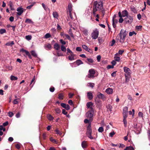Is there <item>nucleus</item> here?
Returning a JSON list of instances; mask_svg holds the SVG:
<instances>
[{
	"label": "nucleus",
	"instance_id": "nucleus-1",
	"mask_svg": "<svg viewBox=\"0 0 150 150\" xmlns=\"http://www.w3.org/2000/svg\"><path fill=\"white\" fill-rule=\"evenodd\" d=\"M127 34V32L126 31L121 29L120 33L116 37V41L122 44L125 42V38Z\"/></svg>",
	"mask_w": 150,
	"mask_h": 150
},
{
	"label": "nucleus",
	"instance_id": "nucleus-2",
	"mask_svg": "<svg viewBox=\"0 0 150 150\" xmlns=\"http://www.w3.org/2000/svg\"><path fill=\"white\" fill-rule=\"evenodd\" d=\"M103 4L101 1H96L94 3L93 10V14L94 16L96 15V12L98 11H100L103 9Z\"/></svg>",
	"mask_w": 150,
	"mask_h": 150
},
{
	"label": "nucleus",
	"instance_id": "nucleus-3",
	"mask_svg": "<svg viewBox=\"0 0 150 150\" xmlns=\"http://www.w3.org/2000/svg\"><path fill=\"white\" fill-rule=\"evenodd\" d=\"M72 5L69 4L68 5V9L67 11L68 17H69L72 20L76 18V15L74 12H72Z\"/></svg>",
	"mask_w": 150,
	"mask_h": 150
},
{
	"label": "nucleus",
	"instance_id": "nucleus-4",
	"mask_svg": "<svg viewBox=\"0 0 150 150\" xmlns=\"http://www.w3.org/2000/svg\"><path fill=\"white\" fill-rule=\"evenodd\" d=\"M92 129L91 124H90L87 127L86 134L87 137L91 139H93L94 138L92 136Z\"/></svg>",
	"mask_w": 150,
	"mask_h": 150
},
{
	"label": "nucleus",
	"instance_id": "nucleus-5",
	"mask_svg": "<svg viewBox=\"0 0 150 150\" xmlns=\"http://www.w3.org/2000/svg\"><path fill=\"white\" fill-rule=\"evenodd\" d=\"M99 35V31L97 28L94 29L93 30L91 34V37L93 39H96L98 38Z\"/></svg>",
	"mask_w": 150,
	"mask_h": 150
},
{
	"label": "nucleus",
	"instance_id": "nucleus-6",
	"mask_svg": "<svg viewBox=\"0 0 150 150\" xmlns=\"http://www.w3.org/2000/svg\"><path fill=\"white\" fill-rule=\"evenodd\" d=\"M95 74V72L94 69H91L89 71V74H88V77L89 78H93L94 77V75Z\"/></svg>",
	"mask_w": 150,
	"mask_h": 150
},
{
	"label": "nucleus",
	"instance_id": "nucleus-7",
	"mask_svg": "<svg viewBox=\"0 0 150 150\" xmlns=\"http://www.w3.org/2000/svg\"><path fill=\"white\" fill-rule=\"evenodd\" d=\"M123 69L124 72L125 73V75H130L132 71L129 68L125 67H123Z\"/></svg>",
	"mask_w": 150,
	"mask_h": 150
},
{
	"label": "nucleus",
	"instance_id": "nucleus-8",
	"mask_svg": "<svg viewBox=\"0 0 150 150\" xmlns=\"http://www.w3.org/2000/svg\"><path fill=\"white\" fill-rule=\"evenodd\" d=\"M94 113L93 110H91L88 111L86 114V116L88 118H92L93 116Z\"/></svg>",
	"mask_w": 150,
	"mask_h": 150
},
{
	"label": "nucleus",
	"instance_id": "nucleus-9",
	"mask_svg": "<svg viewBox=\"0 0 150 150\" xmlns=\"http://www.w3.org/2000/svg\"><path fill=\"white\" fill-rule=\"evenodd\" d=\"M125 21L127 23H131L133 21V18L132 16L128 15L125 18Z\"/></svg>",
	"mask_w": 150,
	"mask_h": 150
},
{
	"label": "nucleus",
	"instance_id": "nucleus-10",
	"mask_svg": "<svg viewBox=\"0 0 150 150\" xmlns=\"http://www.w3.org/2000/svg\"><path fill=\"white\" fill-rule=\"evenodd\" d=\"M17 11L18 12L17 13V15L18 16H20L23 12V8L19 7L17 8Z\"/></svg>",
	"mask_w": 150,
	"mask_h": 150
},
{
	"label": "nucleus",
	"instance_id": "nucleus-11",
	"mask_svg": "<svg viewBox=\"0 0 150 150\" xmlns=\"http://www.w3.org/2000/svg\"><path fill=\"white\" fill-rule=\"evenodd\" d=\"M128 108V107L126 106L123 108V116H127Z\"/></svg>",
	"mask_w": 150,
	"mask_h": 150
},
{
	"label": "nucleus",
	"instance_id": "nucleus-12",
	"mask_svg": "<svg viewBox=\"0 0 150 150\" xmlns=\"http://www.w3.org/2000/svg\"><path fill=\"white\" fill-rule=\"evenodd\" d=\"M20 51H21V52H24L28 56V57H29V58H30V59L31 58V55H30V53L28 51H27L26 50H25L23 49H22L20 50Z\"/></svg>",
	"mask_w": 150,
	"mask_h": 150
},
{
	"label": "nucleus",
	"instance_id": "nucleus-13",
	"mask_svg": "<svg viewBox=\"0 0 150 150\" xmlns=\"http://www.w3.org/2000/svg\"><path fill=\"white\" fill-rule=\"evenodd\" d=\"M86 106L88 108H90L91 110H93V104L91 102L88 103L86 104Z\"/></svg>",
	"mask_w": 150,
	"mask_h": 150
},
{
	"label": "nucleus",
	"instance_id": "nucleus-14",
	"mask_svg": "<svg viewBox=\"0 0 150 150\" xmlns=\"http://www.w3.org/2000/svg\"><path fill=\"white\" fill-rule=\"evenodd\" d=\"M69 56L68 57L69 60L70 61H72L75 59V55L73 53L70 54L69 55Z\"/></svg>",
	"mask_w": 150,
	"mask_h": 150
},
{
	"label": "nucleus",
	"instance_id": "nucleus-15",
	"mask_svg": "<svg viewBox=\"0 0 150 150\" xmlns=\"http://www.w3.org/2000/svg\"><path fill=\"white\" fill-rule=\"evenodd\" d=\"M97 97L99 98L102 100H104L105 98L104 95L100 92H98L97 94Z\"/></svg>",
	"mask_w": 150,
	"mask_h": 150
},
{
	"label": "nucleus",
	"instance_id": "nucleus-16",
	"mask_svg": "<svg viewBox=\"0 0 150 150\" xmlns=\"http://www.w3.org/2000/svg\"><path fill=\"white\" fill-rule=\"evenodd\" d=\"M82 46V48L86 51L89 52H91V50L90 48H88L86 45H83Z\"/></svg>",
	"mask_w": 150,
	"mask_h": 150
},
{
	"label": "nucleus",
	"instance_id": "nucleus-17",
	"mask_svg": "<svg viewBox=\"0 0 150 150\" xmlns=\"http://www.w3.org/2000/svg\"><path fill=\"white\" fill-rule=\"evenodd\" d=\"M87 96L88 98L90 100H92L93 97V96L91 91L88 92L87 93Z\"/></svg>",
	"mask_w": 150,
	"mask_h": 150
},
{
	"label": "nucleus",
	"instance_id": "nucleus-18",
	"mask_svg": "<svg viewBox=\"0 0 150 150\" xmlns=\"http://www.w3.org/2000/svg\"><path fill=\"white\" fill-rule=\"evenodd\" d=\"M52 46L49 43H47L45 45L44 48L46 50H50L51 49Z\"/></svg>",
	"mask_w": 150,
	"mask_h": 150
},
{
	"label": "nucleus",
	"instance_id": "nucleus-19",
	"mask_svg": "<svg viewBox=\"0 0 150 150\" xmlns=\"http://www.w3.org/2000/svg\"><path fill=\"white\" fill-rule=\"evenodd\" d=\"M113 89L110 88H108L105 90V92L109 94H112L113 93Z\"/></svg>",
	"mask_w": 150,
	"mask_h": 150
},
{
	"label": "nucleus",
	"instance_id": "nucleus-20",
	"mask_svg": "<svg viewBox=\"0 0 150 150\" xmlns=\"http://www.w3.org/2000/svg\"><path fill=\"white\" fill-rule=\"evenodd\" d=\"M127 116H123V122L124 123V126L125 127H126L127 122L126 120L127 118Z\"/></svg>",
	"mask_w": 150,
	"mask_h": 150
},
{
	"label": "nucleus",
	"instance_id": "nucleus-21",
	"mask_svg": "<svg viewBox=\"0 0 150 150\" xmlns=\"http://www.w3.org/2000/svg\"><path fill=\"white\" fill-rule=\"evenodd\" d=\"M54 48L57 50H59L60 49L59 45L57 43H55L54 45Z\"/></svg>",
	"mask_w": 150,
	"mask_h": 150
},
{
	"label": "nucleus",
	"instance_id": "nucleus-22",
	"mask_svg": "<svg viewBox=\"0 0 150 150\" xmlns=\"http://www.w3.org/2000/svg\"><path fill=\"white\" fill-rule=\"evenodd\" d=\"M128 16V12L126 10H125L122 12V17H125V16L127 17Z\"/></svg>",
	"mask_w": 150,
	"mask_h": 150
},
{
	"label": "nucleus",
	"instance_id": "nucleus-23",
	"mask_svg": "<svg viewBox=\"0 0 150 150\" xmlns=\"http://www.w3.org/2000/svg\"><path fill=\"white\" fill-rule=\"evenodd\" d=\"M75 62L76 63L77 65L78 66L80 65L83 64V62L80 59H77L76 60Z\"/></svg>",
	"mask_w": 150,
	"mask_h": 150
},
{
	"label": "nucleus",
	"instance_id": "nucleus-24",
	"mask_svg": "<svg viewBox=\"0 0 150 150\" xmlns=\"http://www.w3.org/2000/svg\"><path fill=\"white\" fill-rule=\"evenodd\" d=\"M125 82L127 83L129 81L130 77V75H125Z\"/></svg>",
	"mask_w": 150,
	"mask_h": 150
},
{
	"label": "nucleus",
	"instance_id": "nucleus-25",
	"mask_svg": "<svg viewBox=\"0 0 150 150\" xmlns=\"http://www.w3.org/2000/svg\"><path fill=\"white\" fill-rule=\"evenodd\" d=\"M31 54L32 56L35 57H37V54L35 52L34 50H32L31 52Z\"/></svg>",
	"mask_w": 150,
	"mask_h": 150
},
{
	"label": "nucleus",
	"instance_id": "nucleus-26",
	"mask_svg": "<svg viewBox=\"0 0 150 150\" xmlns=\"http://www.w3.org/2000/svg\"><path fill=\"white\" fill-rule=\"evenodd\" d=\"M50 140L53 143L56 144H58V142L55 140L54 139H53L52 137H51L50 138Z\"/></svg>",
	"mask_w": 150,
	"mask_h": 150
},
{
	"label": "nucleus",
	"instance_id": "nucleus-27",
	"mask_svg": "<svg viewBox=\"0 0 150 150\" xmlns=\"http://www.w3.org/2000/svg\"><path fill=\"white\" fill-rule=\"evenodd\" d=\"M131 10L134 13H137V10L135 8L134 6H132L130 7Z\"/></svg>",
	"mask_w": 150,
	"mask_h": 150
},
{
	"label": "nucleus",
	"instance_id": "nucleus-28",
	"mask_svg": "<svg viewBox=\"0 0 150 150\" xmlns=\"http://www.w3.org/2000/svg\"><path fill=\"white\" fill-rule=\"evenodd\" d=\"M61 50L64 52H65L67 49L66 47L63 45H62L61 46Z\"/></svg>",
	"mask_w": 150,
	"mask_h": 150
},
{
	"label": "nucleus",
	"instance_id": "nucleus-29",
	"mask_svg": "<svg viewBox=\"0 0 150 150\" xmlns=\"http://www.w3.org/2000/svg\"><path fill=\"white\" fill-rule=\"evenodd\" d=\"M52 14L53 17L54 18H57L58 16L57 12H54Z\"/></svg>",
	"mask_w": 150,
	"mask_h": 150
},
{
	"label": "nucleus",
	"instance_id": "nucleus-30",
	"mask_svg": "<svg viewBox=\"0 0 150 150\" xmlns=\"http://www.w3.org/2000/svg\"><path fill=\"white\" fill-rule=\"evenodd\" d=\"M14 44L13 41L8 42L6 44V45L7 46H12Z\"/></svg>",
	"mask_w": 150,
	"mask_h": 150
},
{
	"label": "nucleus",
	"instance_id": "nucleus-31",
	"mask_svg": "<svg viewBox=\"0 0 150 150\" xmlns=\"http://www.w3.org/2000/svg\"><path fill=\"white\" fill-rule=\"evenodd\" d=\"M10 79L12 81H15L16 80L18 79V78L16 77L11 75V76Z\"/></svg>",
	"mask_w": 150,
	"mask_h": 150
},
{
	"label": "nucleus",
	"instance_id": "nucleus-32",
	"mask_svg": "<svg viewBox=\"0 0 150 150\" xmlns=\"http://www.w3.org/2000/svg\"><path fill=\"white\" fill-rule=\"evenodd\" d=\"M94 85L95 84L94 83H88L87 84L88 86L91 87L92 88H93L94 87Z\"/></svg>",
	"mask_w": 150,
	"mask_h": 150
},
{
	"label": "nucleus",
	"instance_id": "nucleus-33",
	"mask_svg": "<svg viewBox=\"0 0 150 150\" xmlns=\"http://www.w3.org/2000/svg\"><path fill=\"white\" fill-rule=\"evenodd\" d=\"M47 117L48 120L51 121L53 119V117L50 114H48L47 115Z\"/></svg>",
	"mask_w": 150,
	"mask_h": 150
},
{
	"label": "nucleus",
	"instance_id": "nucleus-34",
	"mask_svg": "<svg viewBox=\"0 0 150 150\" xmlns=\"http://www.w3.org/2000/svg\"><path fill=\"white\" fill-rule=\"evenodd\" d=\"M81 146L83 148H86V142L85 141L81 143Z\"/></svg>",
	"mask_w": 150,
	"mask_h": 150
},
{
	"label": "nucleus",
	"instance_id": "nucleus-35",
	"mask_svg": "<svg viewBox=\"0 0 150 150\" xmlns=\"http://www.w3.org/2000/svg\"><path fill=\"white\" fill-rule=\"evenodd\" d=\"M115 41L114 39H113L112 41L110 42L109 45L111 46H113L115 44Z\"/></svg>",
	"mask_w": 150,
	"mask_h": 150
},
{
	"label": "nucleus",
	"instance_id": "nucleus-36",
	"mask_svg": "<svg viewBox=\"0 0 150 150\" xmlns=\"http://www.w3.org/2000/svg\"><path fill=\"white\" fill-rule=\"evenodd\" d=\"M64 98V95L62 93H60L59 94L58 98L59 99H63Z\"/></svg>",
	"mask_w": 150,
	"mask_h": 150
},
{
	"label": "nucleus",
	"instance_id": "nucleus-37",
	"mask_svg": "<svg viewBox=\"0 0 150 150\" xmlns=\"http://www.w3.org/2000/svg\"><path fill=\"white\" fill-rule=\"evenodd\" d=\"M98 132H99L102 133L104 131V129L103 127H100L98 129Z\"/></svg>",
	"mask_w": 150,
	"mask_h": 150
},
{
	"label": "nucleus",
	"instance_id": "nucleus-38",
	"mask_svg": "<svg viewBox=\"0 0 150 150\" xmlns=\"http://www.w3.org/2000/svg\"><path fill=\"white\" fill-rule=\"evenodd\" d=\"M137 33H136L134 31H133L132 32H130L129 33V36H132L133 35H136Z\"/></svg>",
	"mask_w": 150,
	"mask_h": 150
},
{
	"label": "nucleus",
	"instance_id": "nucleus-39",
	"mask_svg": "<svg viewBox=\"0 0 150 150\" xmlns=\"http://www.w3.org/2000/svg\"><path fill=\"white\" fill-rule=\"evenodd\" d=\"M124 150H134V148L133 147L130 146L127 147Z\"/></svg>",
	"mask_w": 150,
	"mask_h": 150
},
{
	"label": "nucleus",
	"instance_id": "nucleus-40",
	"mask_svg": "<svg viewBox=\"0 0 150 150\" xmlns=\"http://www.w3.org/2000/svg\"><path fill=\"white\" fill-rule=\"evenodd\" d=\"M42 7L46 11H47V9H49L48 7L47 6H46L43 3H42Z\"/></svg>",
	"mask_w": 150,
	"mask_h": 150
},
{
	"label": "nucleus",
	"instance_id": "nucleus-41",
	"mask_svg": "<svg viewBox=\"0 0 150 150\" xmlns=\"http://www.w3.org/2000/svg\"><path fill=\"white\" fill-rule=\"evenodd\" d=\"M134 110L133 109L132 110V112H133V113H132V112L131 111H130L129 112V115H132V117H133L134 116Z\"/></svg>",
	"mask_w": 150,
	"mask_h": 150
},
{
	"label": "nucleus",
	"instance_id": "nucleus-42",
	"mask_svg": "<svg viewBox=\"0 0 150 150\" xmlns=\"http://www.w3.org/2000/svg\"><path fill=\"white\" fill-rule=\"evenodd\" d=\"M50 37L51 35L49 33H47L44 36V38L46 39L50 38Z\"/></svg>",
	"mask_w": 150,
	"mask_h": 150
},
{
	"label": "nucleus",
	"instance_id": "nucleus-43",
	"mask_svg": "<svg viewBox=\"0 0 150 150\" xmlns=\"http://www.w3.org/2000/svg\"><path fill=\"white\" fill-rule=\"evenodd\" d=\"M6 32V30L5 29H2L0 30V33L2 34Z\"/></svg>",
	"mask_w": 150,
	"mask_h": 150
},
{
	"label": "nucleus",
	"instance_id": "nucleus-44",
	"mask_svg": "<svg viewBox=\"0 0 150 150\" xmlns=\"http://www.w3.org/2000/svg\"><path fill=\"white\" fill-rule=\"evenodd\" d=\"M107 108L110 111H112V106L110 105H108L107 106Z\"/></svg>",
	"mask_w": 150,
	"mask_h": 150
},
{
	"label": "nucleus",
	"instance_id": "nucleus-45",
	"mask_svg": "<svg viewBox=\"0 0 150 150\" xmlns=\"http://www.w3.org/2000/svg\"><path fill=\"white\" fill-rule=\"evenodd\" d=\"M9 5L11 8V9L12 10H14V9L13 8V5L11 2H10L9 4Z\"/></svg>",
	"mask_w": 150,
	"mask_h": 150
},
{
	"label": "nucleus",
	"instance_id": "nucleus-46",
	"mask_svg": "<svg viewBox=\"0 0 150 150\" xmlns=\"http://www.w3.org/2000/svg\"><path fill=\"white\" fill-rule=\"evenodd\" d=\"M32 38V36L30 35H28L26 36L25 37V38L28 40H31Z\"/></svg>",
	"mask_w": 150,
	"mask_h": 150
},
{
	"label": "nucleus",
	"instance_id": "nucleus-47",
	"mask_svg": "<svg viewBox=\"0 0 150 150\" xmlns=\"http://www.w3.org/2000/svg\"><path fill=\"white\" fill-rule=\"evenodd\" d=\"M69 33L70 35V36L72 38H74V35L73 33H72L71 30V29H70L69 30Z\"/></svg>",
	"mask_w": 150,
	"mask_h": 150
},
{
	"label": "nucleus",
	"instance_id": "nucleus-48",
	"mask_svg": "<svg viewBox=\"0 0 150 150\" xmlns=\"http://www.w3.org/2000/svg\"><path fill=\"white\" fill-rule=\"evenodd\" d=\"M142 26L141 25L137 26L136 27V29L138 30H141Z\"/></svg>",
	"mask_w": 150,
	"mask_h": 150
},
{
	"label": "nucleus",
	"instance_id": "nucleus-49",
	"mask_svg": "<svg viewBox=\"0 0 150 150\" xmlns=\"http://www.w3.org/2000/svg\"><path fill=\"white\" fill-rule=\"evenodd\" d=\"M4 127V126L3 125L0 126V131L3 130L4 132H5V131L6 129Z\"/></svg>",
	"mask_w": 150,
	"mask_h": 150
},
{
	"label": "nucleus",
	"instance_id": "nucleus-50",
	"mask_svg": "<svg viewBox=\"0 0 150 150\" xmlns=\"http://www.w3.org/2000/svg\"><path fill=\"white\" fill-rule=\"evenodd\" d=\"M67 55L69 54L68 53H69L70 54L73 53V52L69 48H67Z\"/></svg>",
	"mask_w": 150,
	"mask_h": 150
},
{
	"label": "nucleus",
	"instance_id": "nucleus-51",
	"mask_svg": "<svg viewBox=\"0 0 150 150\" xmlns=\"http://www.w3.org/2000/svg\"><path fill=\"white\" fill-rule=\"evenodd\" d=\"M59 41L60 43L62 44V45H65L66 44V42L63 40L62 39L60 40Z\"/></svg>",
	"mask_w": 150,
	"mask_h": 150
},
{
	"label": "nucleus",
	"instance_id": "nucleus-52",
	"mask_svg": "<svg viewBox=\"0 0 150 150\" xmlns=\"http://www.w3.org/2000/svg\"><path fill=\"white\" fill-rule=\"evenodd\" d=\"M55 110L56 112L58 114H59L61 112L60 109L58 108L55 109Z\"/></svg>",
	"mask_w": 150,
	"mask_h": 150
},
{
	"label": "nucleus",
	"instance_id": "nucleus-53",
	"mask_svg": "<svg viewBox=\"0 0 150 150\" xmlns=\"http://www.w3.org/2000/svg\"><path fill=\"white\" fill-rule=\"evenodd\" d=\"M114 59L115 61L119 62L120 60V58L119 57L115 56Z\"/></svg>",
	"mask_w": 150,
	"mask_h": 150
},
{
	"label": "nucleus",
	"instance_id": "nucleus-54",
	"mask_svg": "<svg viewBox=\"0 0 150 150\" xmlns=\"http://www.w3.org/2000/svg\"><path fill=\"white\" fill-rule=\"evenodd\" d=\"M83 34L85 35H88V30L87 29H84L83 31Z\"/></svg>",
	"mask_w": 150,
	"mask_h": 150
},
{
	"label": "nucleus",
	"instance_id": "nucleus-55",
	"mask_svg": "<svg viewBox=\"0 0 150 150\" xmlns=\"http://www.w3.org/2000/svg\"><path fill=\"white\" fill-rule=\"evenodd\" d=\"M138 115H139V117H143V113L141 112H139V113H138Z\"/></svg>",
	"mask_w": 150,
	"mask_h": 150
},
{
	"label": "nucleus",
	"instance_id": "nucleus-56",
	"mask_svg": "<svg viewBox=\"0 0 150 150\" xmlns=\"http://www.w3.org/2000/svg\"><path fill=\"white\" fill-rule=\"evenodd\" d=\"M55 131L57 134H58L60 135H62V133L60 132L58 129H56L55 130Z\"/></svg>",
	"mask_w": 150,
	"mask_h": 150
},
{
	"label": "nucleus",
	"instance_id": "nucleus-57",
	"mask_svg": "<svg viewBox=\"0 0 150 150\" xmlns=\"http://www.w3.org/2000/svg\"><path fill=\"white\" fill-rule=\"evenodd\" d=\"M84 122L85 123H89V125L90 124H91V122L90 123L89 120H88L87 119H85Z\"/></svg>",
	"mask_w": 150,
	"mask_h": 150
},
{
	"label": "nucleus",
	"instance_id": "nucleus-58",
	"mask_svg": "<svg viewBox=\"0 0 150 150\" xmlns=\"http://www.w3.org/2000/svg\"><path fill=\"white\" fill-rule=\"evenodd\" d=\"M75 63V62L74 63L70 64V66L72 67H76V65Z\"/></svg>",
	"mask_w": 150,
	"mask_h": 150
},
{
	"label": "nucleus",
	"instance_id": "nucleus-59",
	"mask_svg": "<svg viewBox=\"0 0 150 150\" xmlns=\"http://www.w3.org/2000/svg\"><path fill=\"white\" fill-rule=\"evenodd\" d=\"M76 50L77 51L81 52L82 51V49L80 47H77L76 48Z\"/></svg>",
	"mask_w": 150,
	"mask_h": 150
},
{
	"label": "nucleus",
	"instance_id": "nucleus-60",
	"mask_svg": "<svg viewBox=\"0 0 150 150\" xmlns=\"http://www.w3.org/2000/svg\"><path fill=\"white\" fill-rule=\"evenodd\" d=\"M115 133L114 132H112L109 134V136L110 137H112L115 134Z\"/></svg>",
	"mask_w": 150,
	"mask_h": 150
},
{
	"label": "nucleus",
	"instance_id": "nucleus-61",
	"mask_svg": "<svg viewBox=\"0 0 150 150\" xmlns=\"http://www.w3.org/2000/svg\"><path fill=\"white\" fill-rule=\"evenodd\" d=\"M25 22L26 23H30L32 22V21H31V20H30L28 18L26 20Z\"/></svg>",
	"mask_w": 150,
	"mask_h": 150
},
{
	"label": "nucleus",
	"instance_id": "nucleus-62",
	"mask_svg": "<svg viewBox=\"0 0 150 150\" xmlns=\"http://www.w3.org/2000/svg\"><path fill=\"white\" fill-rule=\"evenodd\" d=\"M87 60L89 62L91 63H92L93 62V59H92L88 58V59H87Z\"/></svg>",
	"mask_w": 150,
	"mask_h": 150
},
{
	"label": "nucleus",
	"instance_id": "nucleus-63",
	"mask_svg": "<svg viewBox=\"0 0 150 150\" xmlns=\"http://www.w3.org/2000/svg\"><path fill=\"white\" fill-rule=\"evenodd\" d=\"M16 147L17 149H19L20 148V144H17L16 145Z\"/></svg>",
	"mask_w": 150,
	"mask_h": 150
},
{
	"label": "nucleus",
	"instance_id": "nucleus-64",
	"mask_svg": "<svg viewBox=\"0 0 150 150\" xmlns=\"http://www.w3.org/2000/svg\"><path fill=\"white\" fill-rule=\"evenodd\" d=\"M65 108L67 110H69L70 109V107L68 105H66Z\"/></svg>",
	"mask_w": 150,
	"mask_h": 150
}]
</instances>
